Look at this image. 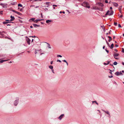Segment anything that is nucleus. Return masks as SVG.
Returning a JSON list of instances; mask_svg holds the SVG:
<instances>
[{"label":"nucleus","instance_id":"nucleus-1","mask_svg":"<svg viewBox=\"0 0 124 124\" xmlns=\"http://www.w3.org/2000/svg\"><path fill=\"white\" fill-rule=\"evenodd\" d=\"M82 5L85 7H87L88 8H89L90 7L89 6L88 3L86 2H84L82 4Z\"/></svg>","mask_w":124,"mask_h":124},{"label":"nucleus","instance_id":"nucleus-2","mask_svg":"<svg viewBox=\"0 0 124 124\" xmlns=\"http://www.w3.org/2000/svg\"><path fill=\"white\" fill-rule=\"evenodd\" d=\"M113 11L112 10H111L110 11L109 10H108L105 14V15H108L109 16H111L113 15Z\"/></svg>","mask_w":124,"mask_h":124},{"label":"nucleus","instance_id":"nucleus-3","mask_svg":"<svg viewBox=\"0 0 124 124\" xmlns=\"http://www.w3.org/2000/svg\"><path fill=\"white\" fill-rule=\"evenodd\" d=\"M19 102V99L17 98H16V100L14 102V104L15 106H16L18 105Z\"/></svg>","mask_w":124,"mask_h":124},{"label":"nucleus","instance_id":"nucleus-4","mask_svg":"<svg viewBox=\"0 0 124 124\" xmlns=\"http://www.w3.org/2000/svg\"><path fill=\"white\" fill-rule=\"evenodd\" d=\"M8 5L6 3H0V5L2 6V7L3 8H7V6Z\"/></svg>","mask_w":124,"mask_h":124},{"label":"nucleus","instance_id":"nucleus-5","mask_svg":"<svg viewBox=\"0 0 124 124\" xmlns=\"http://www.w3.org/2000/svg\"><path fill=\"white\" fill-rule=\"evenodd\" d=\"M102 110L104 112H105V113H106L107 114H108V117H109V118H110V113L108 111H105L104 110Z\"/></svg>","mask_w":124,"mask_h":124},{"label":"nucleus","instance_id":"nucleus-6","mask_svg":"<svg viewBox=\"0 0 124 124\" xmlns=\"http://www.w3.org/2000/svg\"><path fill=\"white\" fill-rule=\"evenodd\" d=\"M10 18L11 19H10V20H6V21H12L13 20H14L15 19V18L14 16H10Z\"/></svg>","mask_w":124,"mask_h":124},{"label":"nucleus","instance_id":"nucleus-7","mask_svg":"<svg viewBox=\"0 0 124 124\" xmlns=\"http://www.w3.org/2000/svg\"><path fill=\"white\" fill-rule=\"evenodd\" d=\"M119 55V54L116 53H115L113 55L114 56V58L116 59H118V58H116V57L117 56Z\"/></svg>","mask_w":124,"mask_h":124},{"label":"nucleus","instance_id":"nucleus-8","mask_svg":"<svg viewBox=\"0 0 124 124\" xmlns=\"http://www.w3.org/2000/svg\"><path fill=\"white\" fill-rule=\"evenodd\" d=\"M64 116V114H62L58 118V119L60 120H61Z\"/></svg>","mask_w":124,"mask_h":124},{"label":"nucleus","instance_id":"nucleus-9","mask_svg":"<svg viewBox=\"0 0 124 124\" xmlns=\"http://www.w3.org/2000/svg\"><path fill=\"white\" fill-rule=\"evenodd\" d=\"M26 40L28 44L30 45V39L29 38H28L26 39Z\"/></svg>","mask_w":124,"mask_h":124},{"label":"nucleus","instance_id":"nucleus-10","mask_svg":"<svg viewBox=\"0 0 124 124\" xmlns=\"http://www.w3.org/2000/svg\"><path fill=\"white\" fill-rule=\"evenodd\" d=\"M112 3L113 5L114 6L116 7H117L118 6V4L117 3L115 2H113Z\"/></svg>","mask_w":124,"mask_h":124},{"label":"nucleus","instance_id":"nucleus-11","mask_svg":"<svg viewBox=\"0 0 124 124\" xmlns=\"http://www.w3.org/2000/svg\"><path fill=\"white\" fill-rule=\"evenodd\" d=\"M42 50L41 49H40V50H38V52L40 53V55H41L42 54H44V53H41V52H42Z\"/></svg>","mask_w":124,"mask_h":124},{"label":"nucleus","instance_id":"nucleus-12","mask_svg":"<svg viewBox=\"0 0 124 124\" xmlns=\"http://www.w3.org/2000/svg\"><path fill=\"white\" fill-rule=\"evenodd\" d=\"M33 25L35 27H36L37 26L38 27H39L40 26V25H37L36 24H33Z\"/></svg>","mask_w":124,"mask_h":124},{"label":"nucleus","instance_id":"nucleus-13","mask_svg":"<svg viewBox=\"0 0 124 124\" xmlns=\"http://www.w3.org/2000/svg\"><path fill=\"white\" fill-rule=\"evenodd\" d=\"M115 74L117 76H118L120 75L119 72L118 71L116 72L115 73Z\"/></svg>","mask_w":124,"mask_h":124},{"label":"nucleus","instance_id":"nucleus-14","mask_svg":"<svg viewBox=\"0 0 124 124\" xmlns=\"http://www.w3.org/2000/svg\"><path fill=\"white\" fill-rule=\"evenodd\" d=\"M108 37L109 39L108 40V41L109 42H110L112 39L111 37L110 36H108Z\"/></svg>","mask_w":124,"mask_h":124},{"label":"nucleus","instance_id":"nucleus-15","mask_svg":"<svg viewBox=\"0 0 124 124\" xmlns=\"http://www.w3.org/2000/svg\"><path fill=\"white\" fill-rule=\"evenodd\" d=\"M10 22V21H6L3 22V24H5L9 23Z\"/></svg>","mask_w":124,"mask_h":124},{"label":"nucleus","instance_id":"nucleus-16","mask_svg":"<svg viewBox=\"0 0 124 124\" xmlns=\"http://www.w3.org/2000/svg\"><path fill=\"white\" fill-rule=\"evenodd\" d=\"M52 20H48L46 21V23H49Z\"/></svg>","mask_w":124,"mask_h":124},{"label":"nucleus","instance_id":"nucleus-17","mask_svg":"<svg viewBox=\"0 0 124 124\" xmlns=\"http://www.w3.org/2000/svg\"><path fill=\"white\" fill-rule=\"evenodd\" d=\"M35 19V18H31L30 19V21H34V20Z\"/></svg>","mask_w":124,"mask_h":124},{"label":"nucleus","instance_id":"nucleus-18","mask_svg":"<svg viewBox=\"0 0 124 124\" xmlns=\"http://www.w3.org/2000/svg\"><path fill=\"white\" fill-rule=\"evenodd\" d=\"M8 60H1L0 61V63H2L4 62H5L7 61Z\"/></svg>","mask_w":124,"mask_h":124},{"label":"nucleus","instance_id":"nucleus-19","mask_svg":"<svg viewBox=\"0 0 124 124\" xmlns=\"http://www.w3.org/2000/svg\"><path fill=\"white\" fill-rule=\"evenodd\" d=\"M62 61H63L64 62H65L66 63L67 65V66H68V62L66 61L65 60H62Z\"/></svg>","mask_w":124,"mask_h":124},{"label":"nucleus","instance_id":"nucleus-20","mask_svg":"<svg viewBox=\"0 0 124 124\" xmlns=\"http://www.w3.org/2000/svg\"><path fill=\"white\" fill-rule=\"evenodd\" d=\"M114 46V44H112L111 45V46L109 47L110 48L112 49Z\"/></svg>","mask_w":124,"mask_h":124},{"label":"nucleus","instance_id":"nucleus-21","mask_svg":"<svg viewBox=\"0 0 124 124\" xmlns=\"http://www.w3.org/2000/svg\"><path fill=\"white\" fill-rule=\"evenodd\" d=\"M49 67L50 69H51L52 70L53 69V66H52V65H50V66H49Z\"/></svg>","mask_w":124,"mask_h":124},{"label":"nucleus","instance_id":"nucleus-22","mask_svg":"<svg viewBox=\"0 0 124 124\" xmlns=\"http://www.w3.org/2000/svg\"><path fill=\"white\" fill-rule=\"evenodd\" d=\"M109 62H110L108 61V63H104L103 64L104 65H106L108 64H109Z\"/></svg>","mask_w":124,"mask_h":124},{"label":"nucleus","instance_id":"nucleus-23","mask_svg":"<svg viewBox=\"0 0 124 124\" xmlns=\"http://www.w3.org/2000/svg\"><path fill=\"white\" fill-rule=\"evenodd\" d=\"M94 102H95L97 104V105H98V104L97 102L96 101H93V103Z\"/></svg>","mask_w":124,"mask_h":124},{"label":"nucleus","instance_id":"nucleus-24","mask_svg":"<svg viewBox=\"0 0 124 124\" xmlns=\"http://www.w3.org/2000/svg\"><path fill=\"white\" fill-rule=\"evenodd\" d=\"M117 63L116 62H115L113 63V64L114 65H116Z\"/></svg>","mask_w":124,"mask_h":124},{"label":"nucleus","instance_id":"nucleus-25","mask_svg":"<svg viewBox=\"0 0 124 124\" xmlns=\"http://www.w3.org/2000/svg\"><path fill=\"white\" fill-rule=\"evenodd\" d=\"M18 6L19 7H22V5L21 4H18Z\"/></svg>","mask_w":124,"mask_h":124},{"label":"nucleus","instance_id":"nucleus-26","mask_svg":"<svg viewBox=\"0 0 124 124\" xmlns=\"http://www.w3.org/2000/svg\"><path fill=\"white\" fill-rule=\"evenodd\" d=\"M16 13L19 15H20L21 14V13L17 11L16 12Z\"/></svg>","mask_w":124,"mask_h":124},{"label":"nucleus","instance_id":"nucleus-27","mask_svg":"<svg viewBox=\"0 0 124 124\" xmlns=\"http://www.w3.org/2000/svg\"><path fill=\"white\" fill-rule=\"evenodd\" d=\"M108 70H109L110 71V72H109V73L111 75H112V71L111 70H110V69H109Z\"/></svg>","mask_w":124,"mask_h":124},{"label":"nucleus","instance_id":"nucleus-28","mask_svg":"<svg viewBox=\"0 0 124 124\" xmlns=\"http://www.w3.org/2000/svg\"><path fill=\"white\" fill-rule=\"evenodd\" d=\"M122 51L123 53H124V48H122Z\"/></svg>","mask_w":124,"mask_h":124},{"label":"nucleus","instance_id":"nucleus-29","mask_svg":"<svg viewBox=\"0 0 124 124\" xmlns=\"http://www.w3.org/2000/svg\"><path fill=\"white\" fill-rule=\"evenodd\" d=\"M118 27L119 28H121L122 27L121 25L120 24H119L118 25Z\"/></svg>","mask_w":124,"mask_h":124},{"label":"nucleus","instance_id":"nucleus-30","mask_svg":"<svg viewBox=\"0 0 124 124\" xmlns=\"http://www.w3.org/2000/svg\"><path fill=\"white\" fill-rule=\"evenodd\" d=\"M38 22L37 19L36 20L34 21V22L35 23H37Z\"/></svg>","mask_w":124,"mask_h":124},{"label":"nucleus","instance_id":"nucleus-31","mask_svg":"<svg viewBox=\"0 0 124 124\" xmlns=\"http://www.w3.org/2000/svg\"><path fill=\"white\" fill-rule=\"evenodd\" d=\"M12 11H13V12H14L16 13V12H17V11H16L15 10H12Z\"/></svg>","mask_w":124,"mask_h":124},{"label":"nucleus","instance_id":"nucleus-32","mask_svg":"<svg viewBox=\"0 0 124 124\" xmlns=\"http://www.w3.org/2000/svg\"><path fill=\"white\" fill-rule=\"evenodd\" d=\"M57 56V57H62V56L61 55H58Z\"/></svg>","mask_w":124,"mask_h":124},{"label":"nucleus","instance_id":"nucleus-33","mask_svg":"<svg viewBox=\"0 0 124 124\" xmlns=\"http://www.w3.org/2000/svg\"><path fill=\"white\" fill-rule=\"evenodd\" d=\"M114 24L115 26H116L117 25V23L115 22Z\"/></svg>","mask_w":124,"mask_h":124},{"label":"nucleus","instance_id":"nucleus-34","mask_svg":"<svg viewBox=\"0 0 124 124\" xmlns=\"http://www.w3.org/2000/svg\"><path fill=\"white\" fill-rule=\"evenodd\" d=\"M57 62H61V61L59 60H57Z\"/></svg>","mask_w":124,"mask_h":124},{"label":"nucleus","instance_id":"nucleus-35","mask_svg":"<svg viewBox=\"0 0 124 124\" xmlns=\"http://www.w3.org/2000/svg\"><path fill=\"white\" fill-rule=\"evenodd\" d=\"M37 21H41V20H43V19H37Z\"/></svg>","mask_w":124,"mask_h":124},{"label":"nucleus","instance_id":"nucleus-36","mask_svg":"<svg viewBox=\"0 0 124 124\" xmlns=\"http://www.w3.org/2000/svg\"><path fill=\"white\" fill-rule=\"evenodd\" d=\"M38 50L37 51L36 50L35 52V54H36L37 53Z\"/></svg>","mask_w":124,"mask_h":124},{"label":"nucleus","instance_id":"nucleus-37","mask_svg":"<svg viewBox=\"0 0 124 124\" xmlns=\"http://www.w3.org/2000/svg\"><path fill=\"white\" fill-rule=\"evenodd\" d=\"M106 43H107V44L108 45V46L110 47V45H109V43L108 42Z\"/></svg>","mask_w":124,"mask_h":124},{"label":"nucleus","instance_id":"nucleus-38","mask_svg":"<svg viewBox=\"0 0 124 124\" xmlns=\"http://www.w3.org/2000/svg\"><path fill=\"white\" fill-rule=\"evenodd\" d=\"M2 12H3V11H0V14H2Z\"/></svg>","mask_w":124,"mask_h":124},{"label":"nucleus","instance_id":"nucleus-39","mask_svg":"<svg viewBox=\"0 0 124 124\" xmlns=\"http://www.w3.org/2000/svg\"><path fill=\"white\" fill-rule=\"evenodd\" d=\"M105 50L108 53L109 52V51H108V50H107L106 49H105Z\"/></svg>","mask_w":124,"mask_h":124},{"label":"nucleus","instance_id":"nucleus-40","mask_svg":"<svg viewBox=\"0 0 124 124\" xmlns=\"http://www.w3.org/2000/svg\"><path fill=\"white\" fill-rule=\"evenodd\" d=\"M119 73H120V75H123L122 73V72H119Z\"/></svg>","mask_w":124,"mask_h":124},{"label":"nucleus","instance_id":"nucleus-41","mask_svg":"<svg viewBox=\"0 0 124 124\" xmlns=\"http://www.w3.org/2000/svg\"><path fill=\"white\" fill-rule=\"evenodd\" d=\"M52 72L53 73H54V70L53 69H52Z\"/></svg>","mask_w":124,"mask_h":124},{"label":"nucleus","instance_id":"nucleus-42","mask_svg":"<svg viewBox=\"0 0 124 124\" xmlns=\"http://www.w3.org/2000/svg\"><path fill=\"white\" fill-rule=\"evenodd\" d=\"M105 2L106 3H108V1L107 0H105Z\"/></svg>","mask_w":124,"mask_h":124},{"label":"nucleus","instance_id":"nucleus-43","mask_svg":"<svg viewBox=\"0 0 124 124\" xmlns=\"http://www.w3.org/2000/svg\"><path fill=\"white\" fill-rule=\"evenodd\" d=\"M34 1H41V0H34Z\"/></svg>","mask_w":124,"mask_h":124},{"label":"nucleus","instance_id":"nucleus-44","mask_svg":"<svg viewBox=\"0 0 124 124\" xmlns=\"http://www.w3.org/2000/svg\"><path fill=\"white\" fill-rule=\"evenodd\" d=\"M115 46L116 47H117L118 46V45L117 44L115 45Z\"/></svg>","mask_w":124,"mask_h":124},{"label":"nucleus","instance_id":"nucleus-45","mask_svg":"<svg viewBox=\"0 0 124 124\" xmlns=\"http://www.w3.org/2000/svg\"><path fill=\"white\" fill-rule=\"evenodd\" d=\"M53 7H54V6L57 7V5H53Z\"/></svg>","mask_w":124,"mask_h":124},{"label":"nucleus","instance_id":"nucleus-46","mask_svg":"<svg viewBox=\"0 0 124 124\" xmlns=\"http://www.w3.org/2000/svg\"><path fill=\"white\" fill-rule=\"evenodd\" d=\"M123 16V15H121L120 16V18H122Z\"/></svg>","mask_w":124,"mask_h":124},{"label":"nucleus","instance_id":"nucleus-47","mask_svg":"<svg viewBox=\"0 0 124 124\" xmlns=\"http://www.w3.org/2000/svg\"><path fill=\"white\" fill-rule=\"evenodd\" d=\"M109 77L110 78H112L113 77V76H109Z\"/></svg>","mask_w":124,"mask_h":124},{"label":"nucleus","instance_id":"nucleus-48","mask_svg":"<svg viewBox=\"0 0 124 124\" xmlns=\"http://www.w3.org/2000/svg\"><path fill=\"white\" fill-rule=\"evenodd\" d=\"M111 31V30H110V31H109L108 32V33H109L110 34L111 33V32H110Z\"/></svg>","mask_w":124,"mask_h":124},{"label":"nucleus","instance_id":"nucleus-49","mask_svg":"<svg viewBox=\"0 0 124 124\" xmlns=\"http://www.w3.org/2000/svg\"><path fill=\"white\" fill-rule=\"evenodd\" d=\"M53 61H51L50 62L51 64H52L53 63Z\"/></svg>","mask_w":124,"mask_h":124},{"label":"nucleus","instance_id":"nucleus-50","mask_svg":"<svg viewBox=\"0 0 124 124\" xmlns=\"http://www.w3.org/2000/svg\"><path fill=\"white\" fill-rule=\"evenodd\" d=\"M48 45H49V46H48V47L49 48H51V47L50 46V45L49 44H48Z\"/></svg>","mask_w":124,"mask_h":124},{"label":"nucleus","instance_id":"nucleus-51","mask_svg":"<svg viewBox=\"0 0 124 124\" xmlns=\"http://www.w3.org/2000/svg\"><path fill=\"white\" fill-rule=\"evenodd\" d=\"M115 51H116V52H117L118 51L117 50H116V49H115Z\"/></svg>","mask_w":124,"mask_h":124},{"label":"nucleus","instance_id":"nucleus-52","mask_svg":"<svg viewBox=\"0 0 124 124\" xmlns=\"http://www.w3.org/2000/svg\"><path fill=\"white\" fill-rule=\"evenodd\" d=\"M35 6L34 5H32L30 6V7H33Z\"/></svg>","mask_w":124,"mask_h":124},{"label":"nucleus","instance_id":"nucleus-53","mask_svg":"<svg viewBox=\"0 0 124 124\" xmlns=\"http://www.w3.org/2000/svg\"><path fill=\"white\" fill-rule=\"evenodd\" d=\"M0 34L1 35H2V32L0 31Z\"/></svg>","mask_w":124,"mask_h":124},{"label":"nucleus","instance_id":"nucleus-54","mask_svg":"<svg viewBox=\"0 0 124 124\" xmlns=\"http://www.w3.org/2000/svg\"><path fill=\"white\" fill-rule=\"evenodd\" d=\"M105 47V46H103V49H104Z\"/></svg>","mask_w":124,"mask_h":124},{"label":"nucleus","instance_id":"nucleus-55","mask_svg":"<svg viewBox=\"0 0 124 124\" xmlns=\"http://www.w3.org/2000/svg\"><path fill=\"white\" fill-rule=\"evenodd\" d=\"M2 33H6V32H5V31H2Z\"/></svg>","mask_w":124,"mask_h":124},{"label":"nucleus","instance_id":"nucleus-56","mask_svg":"<svg viewBox=\"0 0 124 124\" xmlns=\"http://www.w3.org/2000/svg\"><path fill=\"white\" fill-rule=\"evenodd\" d=\"M30 27L31 28H33V26H30Z\"/></svg>","mask_w":124,"mask_h":124},{"label":"nucleus","instance_id":"nucleus-57","mask_svg":"<svg viewBox=\"0 0 124 124\" xmlns=\"http://www.w3.org/2000/svg\"><path fill=\"white\" fill-rule=\"evenodd\" d=\"M39 7V6H36L35 7V8H38Z\"/></svg>","mask_w":124,"mask_h":124},{"label":"nucleus","instance_id":"nucleus-58","mask_svg":"<svg viewBox=\"0 0 124 124\" xmlns=\"http://www.w3.org/2000/svg\"><path fill=\"white\" fill-rule=\"evenodd\" d=\"M112 7H110V9H112Z\"/></svg>","mask_w":124,"mask_h":124},{"label":"nucleus","instance_id":"nucleus-59","mask_svg":"<svg viewBox=\"0 0 124 124\" xmlns=\"http://www.w3.org/2000/svg\"><path fill=\"white\" fill-rule=\"evenodd\" d=\"M62 13L63 14H64L65 13V12L64 11L62 12Z\"/></svg>","mask_w":124,"mask_h":124},{"label":"nucleus","instance_id":"nucleus-60","mask_svg":"<svg viewBox=\"0 0 124 124\" xmlns=\"http://www.w3.org/2000/svg\"><path fill=\"white\" fill-rule=\"evenodd\" d=\"M41 16L42 17H43V16H42V13H41Z\"/></svg>","mask_w":124,"mask_h":124},{"label":"nucleus","instance_id":"nucleus-61","mask_svg":"<svg viewBox=\"0 0 124 124\" xmlns=\"http://www.w3.org/2000/svg\"><path fill=\"white\" fill-rule=\"evenodd\" d=\"M122 64H123V65H124V62H123L122 63Z\"/></svg>","mask_w":124,"mask_h":124},{"label":"nucleus","instance_id":"nucleus-62","mask_svg":"<svg viewBox=\"0 0 124 124\" xmlns=\"http://www.w3.org/2000/svg\"><path fill=\"white\" fill-rule=\"evenodd\" d=\"M122 71L123 72H124V70H122Z\"/></svg>","mask_w":124,"mask_h":124},{"label":"nucleus","instance_id":"nucleus-63","mask_svg":"<svg viewBox=\"0 0 124 124\" xmlns=\"http://www.w3.org/2000/svg\"><path fill=\"white\" fill-rule=\"evenodd\" d=\"M62 13V11L60 12V13Z\"/></svg>","mask_w":124,"mask_h":124},{"label":"nucleus","instance_id":"nucleus-64","mask_svg":"<svg viewBox=\"0 0 124 124\" xmlns=\"http://www.w3.org/2000/svg\"><path fill=\"white\" fill-rule=\"evenodd\" d=\"M108 33H106V35H108Z\"/></svg>","mask_w":124,"mask_h":124}]
</instances>
